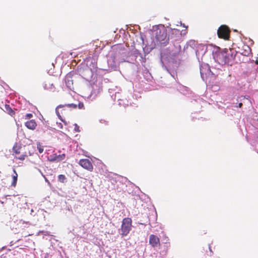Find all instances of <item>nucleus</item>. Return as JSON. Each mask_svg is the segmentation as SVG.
I'll return each instance as SVG.
<instances>
[{"mask_svg": "<svg viewBox=\"0 0 258 258\" xmlns=\"http://www.w3.org/2000/svg\"><path fill=\"white\" fill-rule=\"evenodd\" d=\"M236 53L233 49H224L221 51L215 52L214 57L215 61L220 64H229L234 60Z\"/></svg>", "mask_w": 258, "mask_h": 258, "instance_id": "nucleus-1", "label": "nucleus"}, {"mask_svg": "<svg viewBox=\"0 0 258 258\" xmlns=\"http://www.w3.org/2000/svg\"><path fill=\"white\" fill-rule=\"evenodd\" d=\"M154 41L157 44L166 45L168 43L167 30L164 26L155 28L152 32Z\"/></svg>", "mask_w": 258, "mask_h": 258, "instance_id": "nucleus-2", "label": "nucleus"}, {"mask_svg": "<svg viewBox=\"0 0 258 258\" xmlns=\"http://www.w3.org/2000/svg\"><path fill=\"white\" fill-rule=\"evenodd\" d=\"M200 73L203 80L214 79V75L211 72L210 67L208 64H203L201 66Z\"/></svg>", "mask_w": 258, "mask_h": 258, "instance_id": "nucleus-3", "label": "nucleus"}, {"mask_svg": "<svg viewBox=\"0 0 258 258\" xmlns=\"http://www.w3.org/2000/svg\"><path fill=\"white\" fill-rule=\"evenodd\" d=\"M89 89L91 91L90 97L94 98L102 90V82H89Z\"/></svg>", "mask_w": 258, "mask_h": 258, "instance_id": "nucleus-4", "label": "nucleus"}, {"mask_svg": "<svg viewBox=\"0 0 258 258\" xmlns=\"http://www.w3.org/2000/svg\"><path fill=\"white\" fill-rule=\"evenodd\" d=\"M230 30L229 28L225 25L220 26L217 30V35L219 38L228 40L230 38Z\"/></svg>", "mask_w": 258, "mask_h": 258, "instance_id": "nucleus-5", "label": "nucleus"}, {"mask_svg": "<svg viewBox=\"0 0 258 258\" xmlns=\"http://www.w3.org/2000/svg\"><path fill=\"white\" fill-rule=\"evenodd\" d=\"M132 219L129 218H125L122 221L121 228V235L122 236H126L131 230Z\"/></svg>", "mask_w": 258, "mask_h": 258, "instance_id": "nucleus-6", "label": "nucleus"}, {"mask_svg": "<svg viewBox=\"0 0 258 258\" xmlns=\"http://www.w3.org/2000/svg\"><path fill=\"white\" fill-rule=\"evenodd\" d=\"M168 40L170 39L172 42H179L181 41V33L179 30L170 28L168 33Z\"/></svg>", "mask_w": 258, "mask_h": 258, "instance_id": "nucleus-7", "label": "nucleus"}, {"mask_svg": "<svg viewBox=\"0 0 258 258\" xmlns=\"http://www.w3.org/2000/svg\"><path fill=\"white\" fill-rule=\"evenodd\" d=\"M42 86L44 90L52 92L59 91V89L56 84L52 83L51 82H44Z\"/></svg>", "mask_w": 258, "mask_h": 258, "instance_id": "nucleus-8", "label": "nucleus"}, {"mask_svg": "<svg viewBox=\"0 0 258 258\" xmlns=\"http://www.w3.org/2000/svg\"><path fill=\"white\" fill-rule=\"evenodd\" d=\"M238 48L239 52L244 56H248L251 53V48L247 44L243 43Z\"/></svg>", "mask_w": 258, "mask_h": 258, "instance_id": "nucleus-9", "label": "nucleus"}, {"mask_svg": "<svg viewBox=\"0 0 258 258\" xmlns=\"http://www.w3.org/2000/svg\"><path fill=\"white\" fill-rule=\"evenodd\" d=\"M79 164L84 168L89 171H92L93 170V167L92 163L88 159H81L79 161Z\"/></svg>", "mask_w": 258, "mask_h": 258, "instance_id": "nucleus-10", "label": "nucleus"}, {"mask_svg": "<svg viewBox=\"0 0 258 258\" xmlns=\"http://www.w3.org/2000/svg\"><path fill=\"white\" fill-rule=\"evenodd\" d=\"M149 242L154 247H158L160 245L159 238L154 234H151L150 236Z\"/></svg>", "mask_w": 258, "mask_h": 258, "instance_id": "nucleus-11", "label": "nucleus"}, {"mask_svg": "<svg viewBox=\"0 0 258 258\" xmlns=\"http://www.w3.org/2000/svg\"><path fill=\"white\" fill-rule=\"evenodd\" d=\"M65 107H67L68 108H76L77 107V105L74 104V103H71V104H66L64 105H59L57 106V107L55 109V112L57 115V116L62 120V119L61 118V117L59 114L58 109L59 108H64Z\"/></svg>", "mask_w": 258, "mask_h": 258, "instance_id": "nucleus-12", "label": "nucleus"}, {"mask_svg": "<svg viewBox=\"0 0 258 258\" xmlns=\"http://www.w3.org/2000/svg\"><path fill=\"white\" fill-rule=\"evenodd\" d=\"M65 157L66 155L64 154H62L60 155L54 154L50 156L49 161L51 162H60L61 161L65 159Z\"/></svg>", "mask_w": 258, "mask_h": 258, "instance_id": "nucleus-13", "label": "nucleus"}, {"mask_svg": "<svg viewBox=\"0 0 258 258\" xmlns=\"http://www.w3.org/2000/svg\"><path fill=\"white\" fill-rule=\"evenodd\" d=\"M151 84H150L151 87L148 88L146 87L145 88L146 90H157L159 89L160 87H163V83L162 82H158L159 83L157 84L156 82H150Z\"/></svg>", "mask_w": 258, "mask_h": 258, "instance_id": "nucleus-14", "label": "nucleus"}, {"mask_svg": "<svg viewBox=\"0 0 258 258\" xmlns=\"http://www.w3.org/2000/svg\"><path fill=\"white\" fill-rule=\"evenodd\" d=\"M25 125L28 128L34 130L37 124L36 122L34 121V120L32 119L26 122Z\"/></svg>", "mask_w": 258, "mask_h": 258, "instance_id": "nucleus-15", "label": "nucleus"}, {"mask_svg": "<svg viewBox=\"0 0 258 258\" xmlns=\"http://www.w3.org/2000/svg\"><path fill=\"white\" fill-rule=\"evenodd\" d=\"M13 171H14V174L12 175L13 181L11 183V185L12 186L15 187L17 184L18 174L16 173V170L14 169H13Z\"/></svg>", "mask_w": 258, "mask_h": 258, "instance_id": "nucleus-16", "label": "nucleus"}, {"mask_svg": "<svg viewBox=\"0 0 258 258\" xmlns=\"http://www.w3.org/2000/svg\"><path fill=\"white\" fill-rule=\"evenodd\" d=\"M5 106L6 111L8 114H9L11 115H12L14 113V111L12 110V109L10 107V106L9 105L6 104L5 105Z\"/></svg>", "mask_w": 258, "mask_h": 258, "instance_id": "nucleus-17", "label": "nucleus"}, {"mask_svg": "<svg viewBox=\"0 0 258 258\" xmlns=\"http://www.w3.org/2000/svg\"><path fill=\"white\" fill-rule=\"evenodd\" d=\"M76 74L74 72H71L69 73L66 76V81H71L70 79H72L73 77Z\"/></svg>", "mask_w": 258, "mask_h": 258, "instance_id": "nucleus-18", "label": "nucleus"}, {"mask_svg": "<svg viewBox=\"0 0 258 258\" xmlns=\"http://www.w3.org/2000/svg\"><path fill=\"white\" fill-rule=\"evenodd\" d=\"M245 100L249 101V96L246 97V96H241L238 97L237 102H242L243 103H245Z\"/></svg>", "mask_w": 258, "mask_h": 258, "instance_id": "nucleus-19", "label": "nucleus"}, {"mask_svg": "<svg viewBox=\"0 0 258 258\" xmlns=\"http://www.w3.org/2000/svg\"><path fill=\"white\" fill-rule=\"evenodd\" d=\"M58 180L59 182L64 183L67 181V178L64 175L60 174L58 176Z\"/></svg>", "mask_w": 258, "mask_h": 258, "instance_id": "nucleus-20", "label": "nucleus"}, {"mask_svg": "<svg viewBox=\"0 0 258 258\" xmlns=\"http://www.w3.org/2000/svg\"><path fill=\"white\" fill-rule=\"evenodd\" d=\"M66 87L70 90H73V82H65Z\"/></svg>", "mask_w": 258, "mask_h": 258, "instance_id": "nucleus-21", "label": "nucleus"}, {"mask_svg": "<svg viewBox=\"0 0 258 258\" xmlns=\"http://www.w3.org/2000/svg\"><path fill=\"white\" fill-rule=\"evenodd\" d=\"M134 54L137 57L138 55H139L141 57H142V54L139 52V51L137 49H136L135 51H134Z\"/></svg>", "mask_w": 258, "mask_h": 258, "instance_id": "nucleus-22", "label": "nucleus"}, {"mask_svg": "<svg viewBox=\"0 0 258 258\" xmlns=\"http://www.w3.org/2000/svg\"><path fill=\"white\" fill-rule=\"evenodd\" d=\"M74 125H75V128H74L75 131L76 132H80V130L79 129V126L77 123H75Z\"/></svg>", "mask_w": 258, "mask_h": 258, "instance_id": "nucleus-23", "label": "nucleus"}, {"mask_svg": "<svg viewBox=\"0 0 258 258\" xmlns=\"http://www.w3.org/2000/svg\"><path fill=\"white\" fill-rule=\"evenodd\" d=\"M79 109H82L84 108V104L82 102H80L78 105Z\"/></svg>", "mask_w": 258, "mask_h": 258, "instance_id": "nucleus-24", "label": "nucleus"}, {"mask_svg": "<svg viewBox=\"0 0 258 258\" xmlns=\"http://www.w3.org/2000/svg\"><path fill=\"white\" fill-rule=\"evenodd\" d=\"M138 85H139V86L140 85V82L136 81V82H134L133 83V87H134V86H135L136 87H137Z\"/></svg>", "mask_w": 258, "mask_h": 258, "instance_id": "nucleus-25", "label": "nucleus"}, {"mask_svg": "<svg viewBox=\"0 0 258 258\" xmlns=\"http://www.w3.org/2000/svg\"><path fill=\"white\" fill-rule=\"evenodd\" d=\"M32 114L31 113H28L26 114V117L28 118H30L32 117Z\"/></svg>", "mask_w": 258, "mask_h": 258, "instance_id": "nucleus-26", "label": "nucleus"}, {"mask_svg": "<svg viewBox=\"0 0 258 258\" xmlns=\"http://www.w3.org/2000/svg\"><path fill=\"white\" fill-rule=\"evenodd\" d=\"M119 94V92H115V97H114V99H115L116 97H117V98H118V97H119V96H118Z\"/></svg>", "mask_w": 258, "mask_h": 258, "instance_id": "nucleus-27", "label": "nucleus"}, {"mask_svg": "<svg viewBox=\"0 0 258 258\" xmlns=\"http://www.w3.org/2000/svg\"><path fill=\"white\" fill-rule=\"evenodd\" d=\"M40 153H42L43 151V149L41 147H38Z\"/></svg>", "mask_w": 258, "mask_h": 258, "instance_id": "nucleus-28", "label": "nucleus"}, {"mask_svg": "<svg viewBox=\"0 0 258 258\" xmlns=\"http://www.w3.org/2000/svg\"><path fill=\"white\" fill-rule=\"evenodd\" d=\"M236 104H238V105L237 106L240 108V107H241V106H242V104H243V103H242V102H239L238 103H236Z\"/></svg>", "mask_w": 258, "mask_h": 258, "instance_id": "nucleus-29", "label": "nucleus"}, {"mask_svg": "<svg viewBox=\"0 0 258 258\" xmlns=\"http://www.w3.org/2000/svg\"><path fill=\"white\" fill-rule=\"evenodd\" d=\"M25 155H21L20 157H19V159L21 160H23L25 159Z\"/></svg>", "mask_w": 258, "mask_h": 258, "instance_id": "nucleus-30", "label": "nucleus"}, {"mask_svg": "<svg viewBox=\"0 0 258 258\" xmlns=\"http://www.w3.org/2000/svg\"><path fill=\"white\" fill-rule=\"evenodd\" d=\"M254 80L255 81H258V72L256 73L255 74V78H254Z\"/></svg>", "mask_w": 258, "mask_h": 258, "instance_id": "nucleus-31", "label": "nucleus"}, {"mask_svg": "<svg viewBox=\"0 0 258 258\" xmlns=\"http://www.w3.org/2000/svg\"><path fill=\"white\" fill-rule=\"evenodd\" d=\"M245 104H251V101L250 100V99H249V101H247V100H245Z\"/></svg>", "mask_w": 258, "mask_h": 258, "instance_id": "nucleus-32", "label": "nucleus"}, {"mask_svg": "<svg viewBox=\"0 0 258 258\" xmlns=\"http://www.w3.org/2000/svg\"><path fill=\"white\" fill-rule=\"evenodd\" d=\"M44 258H49V255L48 253L45 254Z\"/></svg>", "mask_w": 258, "mask_h": 258, "instance_id": "nucleus-33", "label": "nucleus"}, {"mask_svg": "<svg viewBox=\"0 0 258 258\" xmlns=\"http://www.w3.org/2000/svg\"><path fill=\"white\" fill-rule=\"evenodd\" d=\"M113 90V89H111H111H109V90H108V91H109V92L110 94H111V93H112Z\"/></svg>", "mask_w": 258, "mask_h": 258, "instance_id": "nucleus-34", "label": "nucleus"}, {"mask_svg": "<svg viewBox=\"0 0 258 258\" xmlns=\"http://www.w3.org/2000/svg\"><path fill=\"white\" fill-rule=\"evenodd\" d=\"M45 180L46 182H48L49 184V182L46 178H45Z\"/></svg>", "mask_w": 258, "mask_h": 258, "instance_id": "nucleus-35", "label": "nucleus"}, {"mask_svg": "<svg viewBox=\"0 0 258 258\" xmlns=\"http://www.w3.org/2000/svg\"><path fill=\"white\" fill-rule=\"evenodd\" d=\"M255 63H256V64H258V60L256 61Z\"/></svg>", "mask_w": 258, "mask_h": 258, "instance_id": "nucleus-36", "label": "nucleus"}, {"mask_svg": "<svg viewBox=\"0 0 258 258\" xmlns=\"http://www.w3.org/2000/svg\"><path fill=\"white\" fill-rule=\"evenodd\" d=\"M135 91H138V92L140 91V90H136V89H135Z\"/></svg>", "mask_w": 258, "mask_h": 258, "instance_id": "nucleus-37", "label": "nucleus"}, {"mask_svg": "<svg viewBox=\"0 0 258 258\" xmlns=\"http://www.w3.org/2000/svg\"><path fill=\"white\" fill-rule=\"evenodd\" d=\"M209 249H210V250L211 251H212V250H211V247H209Z\"/></svg>", "mask_w": 258, "mask_h": 258, "instance_id": "nucleus-38", "label": "nucleus"}, {"mask_svg": "<svg viewBox=\"0 0 258 258\" xmlns=\"http://www.w3.org/2000/svg\"><path fill=\"white\" fill-rule=\"evenodd\" d=\"M189 42L190 43V42H194L193 41H190Z\"/></svg>", "mask_w": 258, "mask_h": 258, "instance_id": "nucleus-39", "label": "nucleus"}, {"mask_svg": "<svg viewBox=\"0 0 258 258\" xmlns=\"http://www.w3.org/2000/svg\"><path fill=\"white\" fill-rule=\"evenodd\" d=\"M16 153L17 154H18V153H19L20 152H18L17 151H16Z\"/></svg>", "mask_w": 258, "mask_h": 258, "instance_id": "nucleus-40", "label": "nucleus"}, {"mask_svg": "<svg viewBox=\"0 0 258 258\" xmlns=\"http://www.w3.org/2000/svg\"><path fill=\"white\" fill-rule=\"evenodd\" d=\"M143 61L145 62V59H144Z\"/></svg>", "mask_w": 258, "mask_h": 258, "instance_id": "nucleus-41", "label": "nucleus"}, {"mask_svg": "<svg viewBox=\"0 0 258 258\" xmlns=\"http://www.w3.org/2000/svg\"><path fill=\"white\" fill-rule=\"evenodd\" d=\"M1 258H6V257H1Z\"/></svg>", "mask_w": 258, "mask_h": 258, "instance_id": "nucleus-42", "label": "nucleus"}]
</instances>
